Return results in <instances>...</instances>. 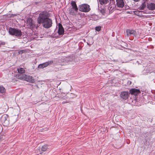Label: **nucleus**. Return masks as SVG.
Returning a JSON list of instances; mask_svg holds the SVG:
<instances>
[{
  "label": "nucleus",
  "instance_id": "11",
  "mask_svg": "<svg viewBox=\"0 0 155 155\" xmlns=\"http://www.w3.org/2000/svg\"><path fill=\"white\" fill-rule=\"evenodd\" d=\"M116 2L117 5L118 7L122 8L124 6V3L123 0H117Z\"/></svg>",
  "mask_w": 155,
  "mask_h": 155
},
{
  "label": "nucleus",
  "instance_id": "13",
  "mask_svg": "<svg viewBox=\"0 0 155 155\" xmlns=\"http://www.w3.org/2000/svg\"><path fill=\"white\" fill-rule=\"evenodd\" d=\"M127 35L129 36L131 35H135L136 34V32L132 30L127 29L126 30Z\"/></svg>",
  "mask_w": 155,
  "mask_h": 155
},
{
  "label": "nucleus",
  "instance_id": "18",
  "mask_svg": "<svg viewBox=\"0 0 155 155\" xmlns=\"http://www.w3.org/2000/svg\"><path fill=\"white\" fill-rule=\"evenodd\" d=\"M18 74H23L25 73V70L24 68H20L17 69Z\"/></svg>",
  "mask_w": 155,
  "mask_h": 155
},
{
  "label": "nucleus",
  "instance_id": "4",
  "mask_svg": "<svg viewBox=\"0 0 155 155\" xmlns=\"http://www.w3.org/2000/svg\"><path fill=\"white\" fill-rule=\"evenodd\" d=\"M16 78L21 80H24L28 81L29 80V76L23 74H18L15 75Z\"/></svg>",
  "mask_w": 155,
  "mask_h": 155
},
{
  "label": "nucleus",
  "instance_id": "26",
  "mask_svg": "<svg viewBox=\"0 0 155 155\" xmlns=\"http://www.w3.org/2000/svg\"><path fill=\"white\" fill-rule=\"evenodd\" d=\"M101 12H102L103 13H105V10H104V9H103L101 11Z\"/></svg>",
  "mask_w": 155,
  "mask_h": 155
},
{
  "label": "nucleus",
  "instance_id": "8",
  "mask_svg": "<svg viewBox=\"0 0 155 155\" xmlns=\"http://www.w3.org/2000/svg\"><path fill=\"white\" fill-rule=\"evenodd\" d=\"M8 116L6 114H4L0 118V120L2 123L3 124L7 123L8 122Z\"/></svg>",
  "mask_w": 155,
  "mask_h": 155
},
{
  "label": "nucleus",
  "instance_id": "24",
  "mask_svg": "<svg viewBox=\"0 0 155 155\" xmlns=\"http://www.w3.org/2000/svg\"><path fill=\"white\" fill-rule=\"evenodd\" d=\"M5 42L4 41H0V45H5Z\"/></svg>",
  "mask_w": 155,
  "mask_h": 155
},
{
  "label": "nucleus",
  "instance_id": "27",
  "mask_svg": "<svg viewBox=\"0 0 155 155\" xmlns=\"http://www.w3.org/2000/svg\"><path fill=\"white\" fill-rule=\"evenodd\" d=\"M110 0L112 3H113L114 2V0Z\"/></svg>",
  "mask_w": 155,
  "mask_h": 155
},
{
  "label": "nucleus",
  "instance_id": "30",
  "mask_svg": "<svg viewBox=\"0 0 155 155\" xmlns=\"http://www.w3.org/2000/svg\"><path fill=\"white\" fill-rule=\"evenodd\" d=\"M15 15V16H16V15H15H15Z\"/></svg>",
  "mask_w": 155,
  "mask_h": 155
},
{
  "label": "nucleus",
  "instance_id": "17",
  "mask_svg": "<svg viewBox=\"0 0 155 155\" xmlns=\"http://www.w3.org/2000/svg\"><path fill=\"white\" fill-rule=\"evenodd\" d=\"M146 6V4L145 2L142 3L141 5L139 8L138 9L140 10H143L144 9Z\"/></svg>",
  "mask_w": 155,
  "mask_h": 155
},
{
  "label": "nucleus",
  "instance_id": "23",
  "mask_svg": "<svg viewBox=\"0 0 155 155\" xmlns=\"http://www.w3.org/2000/svg\"><path fill=\"white\" fill-rule=\"evenodd\" d=\"M101 27L100 26H97L95 28V30L96 31H99L101 30Z\"/></svg>",
  "mask_w": 155,
  "mask_h": 155
},
{
  "label": "nucleus",
  "instance_id": "16",
  "mask_svg": "<svg viewBox=\"0 0 155 155\" xmlns=\"http://www.w3.org/2000/svg\"><path fill=\"white\" fill-rule=\"evenodd\" d=\"M99 3L103 5H105L109 2V0H98Z\"/></svg>",
  "mask_w": 155,
  "mask_h": 155
},
{
  "label": "nucleus",
  "instance_id": "15",
  "mask_svg": "<svg viewBox=\"0 0 155 155\" xmlns=\"http://www.w3.org/2000/svg\"><path fill=\"white\" fill-rule=\"evenodd\" d=\"M147 8L150 10H153L155 9V4L153 3H148Z\"/></svg>",
  "mask_w": 155,
  "mask_h": 155
},
{
  "label": "nucleus",
  "instance_id": "12",
  "mask_svg": "<svg viewBox=\"0 0 155 155\" xmlns=\"http://www.w3.org/2000/svg\"><path fill=\"white\" fill-rule=\"evenodd\" d=\"M134 14L137 15L139 16L140 17H143L144 15H142V13H147V12L145 11H140L139 10H136L134 12Z\"/></svg>",
  "mask_w": 155,
  "mask_h": 155
},
{
  "label": "nucleus",
  "instance_id": "22",
  "mask_svg": "<svg viewBox=\"0 0 155 155\" xmlns=\"http://www.w3.org/2000/svg\"><path fill=\"white\" fill-rule=\"evenodd\" d=\"M35 81V80L32 77H30V83H34Z\"/></svg>",
  "mask_w": 155,
  "mask_h": 155
},
{
  "label": "nucleus",
  "instance_id": "6",
  "mask_svg": "<svg viewBox=\"0 0 155 155\" xmlns=\"http://www.w3.org/2000/svg\"><path fill=\"white\" fill-rule=\"evenodd\" d=\"M53 62V61H51L42 64H40L38 65V68H44L47 67L48 65L51 64Z\"/></svg>",
  "mask_w": 155,
  "mask_h": 155
},
{
  "label": "nucleus",
  "instance_id": "21",
  "mask_svg": "<svg viewBox=\"0 0 155 155\" xmlns=\"http://www.w3.org/2000/svg\"><path fill=\"white\" fill-rule=\"evenodd\" d=\"M27 52V51L25 50H20L18 51V53L19 54H22L23 53H25Z\"/></svg>",
  "mask_w": 155,
  "mask_h": 155
},
{
  "label": "nucleus",
  "instance_id": "20",
  "mask_svg": "<svg viewBox=\"0 0 155 155\" xmlns=\"http://www.w3.org/2000/svg\"><path fill=\"white\" fill-rule=\"evenodd\" d=\"M48 148V146L47 145H43L41 148V150L43 151H45Z\"/></svg>",
  "mask_w": 155,
  "mask_h": 155
},
{
  "label": "nucleus",
  "instance_id": "14",
  "mask_svg": "<svg viewBox=\"0 0 155 155\" xmlns=\"http://www.w3.org/2000/svg\"><path fill=\"white\" fill-rule=\"evenodd\" d=\"M58 33L59 35H61L64 34V30L62 26V25L61 24H59L58 25Z\"/></svg>",
  "mask_w": 155,
  "mask_h": 155
},
{
  "label": "nucleus",
  "instance_id": "10",
  "mask_svg": "<svg viewBox=\"0 0 155 155\" xmlns=\"http://www.w3.org/2000/svg\"><path fill=\"white\" fill-rule=\"evenodd\" d=\"M30 36L31 39H33L35 38H37L38 36V34L35 33V32H33V31L32 29H30Z\"/></svg>",
  "mask_w": 155,
  "mask_h": 155
},
{
  "label": "nucleus",
  "instance_id": "7",
  "mask_svg": "<svg viewBox=\"0 0 155 155\" xmlns=\"http://www.w3.org/2000/svg\"><path fill=\"white\" fill-rule=\"evenodd\" d=\"M130 93L128 92L124 91L121 92L120 94V97L123 99H127L129 96Z\"/></svg>",
  "mask_w": 155,
  "mask_h": 155
},
{
  "label": "nucleus",
  "instance_id": "25",
  "mask_svg": "<svg viewBox=\"0 0 155 155\" xmlns=\"http://www.w3.org/2000/svg\"><path fill=\"white\" fill-rule=\"evenodd\" d=\"M29 20H30V21H31L30 18ZM31 24L30 23V29L31 28H32V25H31Z\"/></svg>",
  "mask_w": 155,
  "mask_h": 155
},
{
  "label": "nucleus",
  "instance_id": "2",
  "mask_svg": "<svg viewBox=\"0 0 155 155\" xmlns=\"http://www.w3.org/2000/svg\"><path fill=\"white\" fill-rule=\"evenodd\" d=\"M8 32L11 35H15L17 37H20L22 35L21 30L17 28L10 27L8 29Z\"/></svg>",
  "mask_w": 155,
  "mask_h": 155
},
{
  "label": "nucleus",
  "instance_id": "5",
  "mask_svg": "<svg viewBox=\"0 0 155 155\" xmlns=\"http://www.w3.org/2000/svg\"><path fill=\"white\" fill-rule=\"evenodd\" d=\"M79 10L80 11L84 12H88L90 10V6L87 4H83L79 6Z\"/></svg>",
  "mask_w": 155,
  "mask_h": 155
},
{
  "label": "nucleus",
  "instance_id": "29",
  "mask_svg": "<svg viewBox=\"0 0 155 155\" xmlns=\"http://www.w3.org/2000/svg\"><path fill=\"white\" fill-rule=\"evenodd\" d=\"M66 102H63L62 103L63 104H64V103H66Z\"/></svg>",
  "mask_w": 155,
  "mask_h": 155
},
{
  "label": "nucleus",
  "instance_id": "28",
  "mask_svg": "<svg viewBox=\"0 0 155 155\" xmlns=\"http://www.w3.org/2000/svg\"><path fill=\"white\" fill-rule=\"evenodd\" d=\"M29 20V18H28V19H27V23H29L28 22V20Z\"/></svg>",
  "mask_w": 155,
  "mask_h": 155
},
{
  "label": "nucleus",
  "instance_id": "19",
  "mask_svg": "<svg viewBox=\"0 0 155 155\" xmlns=\"http://www.w3.org/2000/svg\"><path fill=\"white\" fill-rule=\"evenodd\" d=\"M6 90L2 86L0 85V93H3L5 92Z\"/></svg>",
  "mask_w": 155,
  "mask_h": 155
},
{
  "label": "nucleus",
  "instance_id": "1",
  "mask_svg": "<svg viewBox=\"0 0 155 155\" xmlns=\"http://www.w3.org/2000/svg\"><path fill=\"white\" fill-rule=\"evenodd\" d=\"M48 18V13L43 12L39 15L37 19L38 22L39 24H41L44 28H48L52 25V20Z\"/></svg>",
  "mask_w": 155,
  "mask_h": 155
},
{
  "label": "nucleus",
  "instance_id": "9",
  "mask_svg": "<svg viewBox=\"0 0 155 155\" xmlns=\"http://www.w3.org/2000/svg\"><path fill=\"white\" fill-rule=\"evenodd\" d=\"M140 92V91L139 89L135 88L131 89L130 90V93L132 95H136Z\"/></svg>",
  "mask_w": 155,
  "mask_h": 155
},
{
  "label": "nucleus",
  "instance_id": "3",
  "mask_svg": "<svg viewBox=\"0 0 155 155\" xmlns=\"http://www.w3.org/2000/svg\"><path fill=\"white\" fill-rule=\"evenodd\" d=\"M71 4L72 7L69 9V12L70 14L72 15H75L78 10V8L76 2L74 1H72Z\"/></svg>",
  "mask_w": 155,
  "mask_h": 155
}]
</instances>
